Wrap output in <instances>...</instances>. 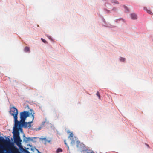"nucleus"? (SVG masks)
I'll use <instances>...</instances> for the list:
<instances>
[{
    "label": "nucleus",
    "instance_id": "nucleus-3",
    "mask_svg": "<svg viewBox=\"0 0 153 153\" xmlns=\"http://www.w3.org/2000/svg\"><path fill=\"white\" fill-rule=\"evenodd\" d=\"M10 113L11 115L13 116L14 119V126H17L18 124V110L14 107L11 108L10 109Z\"/></svg>",
    "mask_w": 153,
    "mask_h": 153
},
{
    "label": "nucleus",
    "instance_id": "nucleus-19",
    "mask_svg": "<svg viewBox=\"0 0 153 153\" xmlns=\"http://www.w3.org/2000/svg\"><path fill=\"white\" fill-rule=\"evenodd\" d=\"M64 143H65V144L67 146V144L66 143L65 140L64 141Z\"/></svg>",
    "mask_w": 153,
    "mask_h": 153
},
{
    "label": "nucleus",
    "instance_id": "nucleus-9",
    "mask_svg": "<svg viewBox=\"0 0 153 153\" xmlns=\"http://www.w3.org/2000/svg\"><path fill=\"white\" fill-rule=\"evenodd\" d=\"M7 141V140H5L3 137H0V142L5 143Z\"/></svg>",
    "mask_w": 153,
    "mask_h": 153
},
{
    "label": "nucleus",
    "instance_id": "nucleus-11",
    "mask_svg": "<svg viewBox=\"0 0 153 153\" xmlns=\"http://www.w3.org/2000/svg\"><path fill=\"white\" fill-rule=\"evenodd\" d=\"M111 1L112 3L119 4L118 2L116 0H111Z\"/></svg>",
    "mask_w": 153,
    "mask_h": 153
},
{
    "label": "nucleus",
    "instance_id": "nucleus-10",
    "mask_svg": "<svg viewBox=\"0 0 153 153\" xmlns=\"http://www.w3.org/2000/svg\"><path fill=\"white\" fill-rule=\"evenodd\" d=\"M24 51L26 52H29L30 48L28 47H26L24 49Z\"/></svg>",
    "mask_w": 153,
    "mask_h": 153
},
{
    "label": "nucleus",
    "instance_id": "nucleus-22",
    "mask_svg": "<svg viewBox=\"0 0 153 153\" xmlns=\"http://www.w3.org/2000/svg\"><path fill=\"white\" fill-rule=\"evenodd\" d=\"M68 149H69V147L68 146Z\"/></svg>",
    "mask_w": 153,
    "mask_h": 153
},
{
    "label": "nucleus",
    "instance_id": "nucleus-4",
    "mask_svg": "<svg viewBox=\"0 0 153 153\" xmlns=\"http://www.w3.org/2000/svg\"><path fill=\"white\" fill-rule=\"evenodd\" d=\"M20 116L21 120L19 122L25 121L27 117L29 116L28 113L25 111L23 112H21L20 113Z\"/></svg>",
    "mask_w": 153,
    "mask_h": 153
},
{
    "label": "nucleus",
    "instance_id": "nucleus-16",
    "mask_svg": "<svg viewBox=\"0 0 153 153\" xmlns=\"http://www.w3.org/2000/svg\"><path fill=\"white\" fill-rule=\"evenodd\" d=\"M123 6L125 8V10L126 11H128V8L126 6H125V5H123Z\"/></svg>",
    "mask_w": 153,
    "mask_h": 153
},
{
    "label": "nucleus",
    "instance_id": "nucleus-13",
    "mask_svg": "<svg viewBox=\"0 0 153 153\" xmlns=\"http://www.w3.org/2000/svg\"><path fill=\"white\" fill-rule=\"evenodd\" d=\"M120 60L121 61L124 62L125 61V59L124 58H123L122 57H120Z\"/></svg>",
    "mask_w": 153,
    "mask_h": 153
},
{
    "label": "nucleus",
    "instance_id": "nucleus-23",
    "mask_svg": "<svg viewBox=\"0 0 153 153\" xmlns=\"http://www.w3.org/2000/svg\"><path fill=\"white\" fill-rule=\"evenodd\" d=\"M25 135H24V137H25Z\"/></svg>",
    "mask_w": 153,
    "mask_h": 153
},
{
    "label": "nucleus",
    "instance_id": "nucleus-2",
    "mask_svg": "<svg viewBox=\"0 0 153 153\" xmlns=\"http://www.w3.org/2000/svg\"><path fill=\"white\" fill-rule=\"evenodd\" d=\"M19 128H17V126H14L13 131V139L14 142L18 146L21 144L22 141L19 136Z\"/></svg>",
    "mask_w": 153,
    "mask_h": 153
},
{
    "label": "nucleus",
    "instance_id": "nucleus-21",
    "mask_svg": "<svg viewBox=\"0 0 153 153\" xmlns=\"http://www.w3.org/2000/svg\"><path fill=\"white\" fill-rule=\"evenodd\" d=\"M146 145L148 147H149V146L148 145L146 144Z\"/></svg>",
    "mask_w": 153,
    "mask_h": 153
},
{
    "label": "nucleus",
    "instance_id": "nucleus-20",
    "mask_svg": "<svg viewBox=\"0 0 153 153\" xmlns=\"http://www.w3.org/2000/svg\"><path fill=\"white\" fill-rule=\"evenodd\" d=\"M26 152L27 153H30L28 151H26Z\"/></svg>",
    "mask_w": 153,
    "mask_h": 153
},
{
    "label": "nucleus",
    "instance_id": "nucleus-6",
    "mask_svg": "<svg viewBox=\"0 0 153 153\" xmlns=\"http://www.w3.org/2000/svg\"><path fill=\"white\" fill-rule=\"evenodd\" d=\"M131 19H136L137 18V15L134 13H132L131 14Z\"/></svg>",
    "mask_w": 153,
    "mask_h": 153
},
{
    "label": "nucleus",
    "instance_id": "nucleus-1",
    "mask_svg": "<svg viewBox=\"0 0 153 153\" xmlns=\"http://www.w3.org/2000/svg\"><path fill=\"white\" fill-rule=\"evenodd\" d=\"M30 114L31 115L30 117L32 119L31 121L28 122H26L25 121L19 122L18 121V124L17 125V128H18L21 131H22V129L21 128L22 126L25 128H30L31 127V124L33 122L34 117V113L33 110H30Z\"/></svg>",
    "mask_w": 153,
    "mask_h": 153
},
{
    "label": "nucleus",
    "instance_id": "nucleus-5",
    "mask_svg": "<svg viewBox=\"0 0 153 153\" xmlns=\"http://www.w3.org/2000/svg\"><path fill=\"white\" fill-rule=\"evenodd\" d=\"M41 140L45 141V144H46L47 142L50 143L51 141V140H47L46 138H41Z\"/></svg>",
    "mask_w": 153,
    "mask_h": 153
},
{
    "label": "nucleus",
    "instance_id": "nucleus-15",
    "mask_svg": "<svg viewBox=\"0 0 153 153\" xmlns=\"http://www.w3.org/2000/svg\"><path fill=\"white\" fill-rule=\"evenodd\" d=\"M96 95L98 97L99 99H100V96L99 92L97 91V93H96Z\"/></svg>",
    "mask_w": 153,
    "mask_h": 153
},
{
    "label": "nucleus",
    "instance_id": "nucleus-18",
    "mask_svg": "<svg viewBox=\"0 0 153 153\" xmlns=\"http://www.w3.org/2000/svg\"><path fill=\"white\" fill-rule=\"evenodd\" d=\"M41 39L44 43H46V41L45 40L41 38Z\"/></svg>",
    "mask_w": 153,
    "mask_h": 153
},
{
    "label": "nucleus",
    "instance_id": "nucleus-12",
    "mask_svg": "<svg viewBox=\"0 0 153 153\" xmlns=\"http://www.w3.org/2000/svg\"><path fill=\"white\" fill-rule=\"evenodd\" d=\"M62 150L60 148H59L57 149L56 152L58 153L62 152Z\"/></svg>",
    "mask_w": 153,
    "mask_h": 153
},
{
    "label": "nucleus",
    "instance_id": "nucleus-17",
    "mask_svg": "<svg viewBox=\"0 0 153 153\" xmlns=\"http://www.w3.org/2000/svg\"><path fill=\"white\" fill-rule=\"evenodd\" d=\"M73 133H71L70 134V136L69 137V138H70L71 137H73Z\"/></svg>",
    "mask_w": 153,
    "mask_h": 153
},
{
    "label": "nucleus",
    "instance_id": "nucleus-14",
    "mask_svg": "<svg viewBox=\"0 0 153 153\" xmlns=\"http://www.w3.org/2000/svg\"><path fill=\"white\" fill-rule=\"evenodd\" d=\"M146 11H147V13L150 14H151L152 13V12H151V11L150 10L146 9Z\"/></svg>",
    "mask_w": 153,
    "mask_h": 153
},
{
    "label": "nucleus",
    "instance_id": "nucleus-8",
    "mask_svg": "<svg viewBox=\"0 0 153 153\" xmlns=\"http://www.w3.org/2000/svg\"><path fill=\"white\" fill-rule=\"evenodd\" d=\"M17 150L15 148H13L10 149V151L12 153H15L17 152Z\"/></svg>",
    "mask_w": 153,
    "mask_h": 153
},
{
    "label": "nucleus",
    "instance_id": "nucleus-7",
    "mask_svg": "<svg viewBox=\"0 0 153 153\" xmlns=\"http://www.w3.org/2000/svg\"><path fill=\"white\" fill-rule=\"evenodd\" d=\"M24 141H25L26 142H27L28 141L32 140V139L30 137H25L24 138Z\"/></svg>",
    "mask_w": 153,
    "mask_h": 153
}]
</instances>
